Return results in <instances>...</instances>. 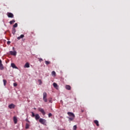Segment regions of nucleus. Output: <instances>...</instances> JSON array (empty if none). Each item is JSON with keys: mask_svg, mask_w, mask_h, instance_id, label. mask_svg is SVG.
Returning a JSON list of instances; mask_svg holds the SVG:
<instances>
[{"mask_svg": "<svg viewBox=\"0 0 130 130\" xmlns=\"http://www.w3.org/2000/svg\"><path fill=\"white\" fill-rule=\"evenodd\" d=\"M67 114L69 116H70V117H68V118H69V119L70 122H71V121H73V120L75 119V114L71 112H68Z\"/></svg>", "mask_w": 130, "mask_h": 130, "instance_id": "1", "label": "nucleus"}, {"mask_svg": "<svg viewBox=\"0 0 130 130\" xmlns=\"http://www.w3.org/2000/svg\"><path fill=\"white\" fill-rule=\"evenodd\" d=\"M39 122H40L41 124H43L44 125H46V120L45 119L40 118Z\"/></svg>", "mask_w": 130, "mask_h": 130, "instance_id": "2", "label": "nucleus"}, {"mask_svg": "<svg viewBox=\"0 0 130 130\" xmlns=\"http://www.w3.org/2000/svg\"><path fill=\"white\" fill-rule=\"evenodd\" d=\"M46 97H47V93H46V92H44L43 100H44V102H47V99Z\"/></svg>", "mask_w": 130, "mask_h": 130, "instance_id": "3", "label": "nucleus"}, {"mask_svg": "<svg viewBox=\"0 0 130 130\" xmlns=\"http://www.w3.org/2000/svg\"><path fill=\"white\" fill-rule=\"evenodd\" d=\"M38 109L39 111H40V112H41V113H42L43 115H45L46 113L43 109H42L41 108H38Z\"/></svg>", "mask_w": 130, "mask_h": 130, "instance_id": "4", "label": "nucleus"}, {"mask_svg": "<svg viewBox=\"0 0 130 130\" xmlns=\"http://www.w3.org/2000/svg\"><path fill=\"white\" fill-rule=\"evenodd\" d=\"M38 109L39 111H40V112H41V113H42L43 115H45L46 113L43 109H42L41 108H38Z\"/></svg>", "mask_w": 130, "mask_h": 130, "instance_id": "5", "label": "nucleus"}, {"mask_svg": "<svg viewBox=\"0 0 130 130\" xmlns=\"http://www.w3.org/2000/svg\"><path fill=\"white\" fill-rule=\"evenodd\" d=\"M8 18H14V14L11 12L7 13Z\"/></svg>", "mask_w": 130, "mask_h": 130, "instance_id": "6", "label": "nucleus"}, {"mask_svg": "<svg viewBox=\"0 0 130 130\" xmlns=\"http://www.w3.org/2000/svg\"><path fill=\"white\" fill-rule=\"evenodd\" d=\"M15 107L16 106L14 105V104H11L8 106V107L10 108V109H13L15 108Z\"/></svg>", "mask_w": 130, "mask_h": 130, "instance_id": "7", "label": "nucleus"}, {"mask_svg": "<svg viewBox=\"0 0 130 130\" xmlns=\"http://www.w3.org/2000/svg\"><path fill=\"white\" fill-rule=\"evenodd\" d=\"M9 52L11 55H14V56L17 55V52H16V51H10Z\"/></svg>", "mask_w": 130, "mask_h": 130, "instance_id": "8", "label": "nucleus"}, {"mask_svg": "<svg viewBox=\"0 0 130 130\" xmlns=\"http://www.w3.org/2000/svg\"><path fill=\"white\" fill-rule=\"evenodd\" d=\"M40 119V116H39V114H37L35 115V119L36 120H38V119Z\"/></svg>", "mask_w": 130, "mask_h": 130, "instance_id": "9", "label": "nucleus"}, {"mask_svg": "<svg viewBox=\"0 0 130 130\" xmlns=\"http://www.w3.org/2000/svg\"><path fill=\"white\" fill-rule=\"evenodd\" d=\"M13 120L14 122V123L16 124L18 122V119L16 117H13Z\"/></svg>", "mask_w": 130, "mask_h": 130, "instance_id": "10", "label": "nucleus"}, {"mask_svg": "<svg viewBox=\"0 0 130 130\" xmlns=\"http://www.w3.org/2000/svg\"><path fill=\"white\" fill-rule=\"evenodd\" d=\"M65 88L67 90H71V86L69 85H66Z\"/></svg>", "mask_w": 130, "mask_h": 130, "instance_id": "11", "label": "nucleus"}, {"mask_svg": "<svg viewBox=\"0 0 130 130\" xmlns=\"http://www.w3.org/2000/svg\"><path fill=\"white\" fill-rule=\"evenodd\" d=\"M4 69H5V68L4 67V65H3V63H0V70L1 71H3Z\"/></svg>", "mask_w": 130, "mask_h": 130, "instance_id": "12", "label": "nucleus"}, {"mask_svg": "<svg viewBox=\"0 0 130 130\" xmlns=\"http://www.w3.org/2000/svg\"><path fill=\"white\" fill-rule=\"evenodd\" d=\"M24 37H25V36H24V35H20V37H18L17 38V39H18V40H20V39H22V38H24Z\"/></svg>", "mask_w": 130, "mask_h": 130, "instance_id": "13", "label": "nucleus"}, {"mask_svg": "<svg viewBox=\"0 0 130 130\" xmlns=\"http://www.w3.org/2000/svg\"><path fill=\"white\" fill-rule=\"evenodd\" d=\"M11 67H12V68H13V69H18V68L16 67V65H15V63H11Z\"/></svg>", "mask_w": 130, "mask_h": 130, "instance_id": "14", "label": "nucleus"}, {"mask_svg": "<svg viewBox=\"0 0 130 130\" xmlns=\"http://www.w3.org/2000/svg\"><path fill=\"white\" fill-rule=\"evenodd\" d=\"M94 123L96 124V126H99V122L98 120H95L94 121Z\"/></svg>", "mask_w": 130, "mask_h": 130, "instance_id": "15", "label": "nucleus"}, {"mask_svg": "<svg viewBox=\"0 0 130 130\" xmlns=\"http://www.w3.org/2000/svg\"><path fill=\"white\" fill-rule=\"evenodd\" d=\"M24 68H30V64H29V63L28 62H26L24 66Z\"/></svg>", "mask_w": 130, "mask_h": 130, "instance_id": "16", "label": "nucleus"}, {"mask_svg": "<svg viewBox=\"0 0 130 130\" xmlns=\"http://www.w3.org/2000/svg\"><path fill=\"white\" fill-rule=\"evenodd\" d=\"M51 75L53 77H55V76H56V73H55V71H52L51 73Z\"/></svg>", "mask_w": 130, "mask_h": 130, "instance_id": "17", "label": "nucleus"}, {"mask_svg": "<svg viewBox=\"0 0 130 130\" xmlns=\"http://www.w3.org/2000/svg\"><path fill=\"white\" fill-rule=\"evenodd\" d=\"M53 86L55 88V89H57V87H58V86L57 85V84H56V83H54L53 84Z\"/></svg>", "mask_w": 130, "mask_h": 130, "instance_id": "18", "label": "nucleus"}, {"mask_svg": "<svg viewBox=\"0 0 130 130\" xmlns=\"http://www.w3.org/2000/svg\"><path fill=\"white\" fill-rule=\"evenodd\" d=\"M15 33H16V28H12V34H13V35H15Z\"/></svg>", "mask_w": 130, "mask_h": 130, "instance_id": "19", "label": "nucleus"}, {"mask_svg": "<svg viewBox=\"0 0 130 130\" xmlns=\"http://www.w3.org/2000/svg\"><path fill=\"white\" fill-rule=\"evenodd\" d=\"M29 127H30V125L28 123H26V125H25V128L26 129H28V128H29Z\"/></svg>", "mask_w": 130, "mask_h": 130, "instance_id": "20", "label": "nucleus"}, {"mask_svg": "<svg viewBox=\"0 0 130 130\" xmlns=\"http://www.w3.org/2000/svg\"><path fill=\"white\" fill-rule=\"evenodd\" d=\"M16 22V20H15L14 19L11 20L10 21V24L11 25H12L13 23H15Z\"/></svg>", "mask_w": 130, "mask_h": 130, "instance_id": "21", "label": "nucleus"}, {"mask_svg": "<svg viewBox=\"0 0 130 130\" xmlns=\"http://www.w3.org/2000/svg\"><path fill=\"white\" fill-rule=\"evenodd\" d=\"M45 63H46V64H47V66H48V64H50V61H45Z\"/></svg>", "mask_w": 130, "mask_h": 130, "instance_id": "22", "label": "nucleus"}, {"mask_svg": "<svg viewBox=\"0 0 130 130\" xmlns=\"http://www.w3.org/2000/svg\"><path fill=\"white\" fill-rule=\"evenodd\" d=\"M3 83H4V85L6 86V84H7V80H6L5 79L3 80Z\"/></svg>", "mask_w": 130, "mask_h": 130, "instance_id": "23", "label": "nucleus"}, {"mask_svg": "<svg viewBox=\"0 0 130 130\" xmlns=\"http://www.w3.org/2000/svg\"><path fill=\"white\" fill-rule=\"evenodd\" d=\"M13 27L14 28H17V27H18V23H15L14 25H13Z\"/></svg>", "mask_w": 130, "mask_h": 130, "instance_id": "24", "label": "nucleus"}, {"mask_svg": "<svg viewBox=\"0 0 130 130\" xmlns=\"http://www.w3.org/2000/svg\"><path fill=\"white\" fill-rule=\"evenodd\" d=\"M39 61H40V62H41V61H43V59L41 58H38Z\"/></svg>", "mask_w": 130, "mask_h": 130, "instance_id": "25", "label": "nucleus"}, {"mask_svg": "<svg viewBox=\"0 0 130 130\" xmlns=\"http://www.w3.org/2000/svg\"><path fill=\"white\" fill-rule=\"evenodd\" d=\"M73 130H77V125H74L73 126Z\"/></svg>", "mask_w": 130, "mask_h": 130, "instance_id": "26", "label": "nucleus"}, {"mask_svg": "<svg viewBox=\"0 0 130 130\" xmlns=\"http://www.w3.org/2000/svg\"><path fill=\"white\" fill-rule=\"evenodd\" d=\"M31 114H32L31 117H35V114H34V113L33 112H31Z\"/></svg>", "mask_w": 130, "mask_h": 130, "instance_id": "27", "label": "nucleus"}, {"mask_svg": "<svg viewBox=\"0 0 130 130\" xmlns=\"http://www.w3.org/2000/svg\"><path fill=\"white\" fill-rule=\"evenodd\" d=\"M51 116H52V114H51V113H49L48 117H51Z\"/></svg>", "mask_w": 130, "mask_h": 130, "instance_id": "28", "label": "nucleus"}, {"mask_svg": "<svg viewBox=\"0 0 130 130\" xmlns=\"http://www.w3.org/2000/svg\"><path fill=\"white\" fill-rule=\"evenodd\" d=\"M38 82L39 83H40V85H41V84H42V81H41V80H38Z\"/></svg>", "mask_w": 130, "mask_h": 130, "instance_id": "29", "label": "nucleus"}, {"mask_svg": "<svg viewBox=\"0 0 130 130\" xmlns=\"http://www.w3.org/2000/svg\"><path fill=\"white\" fill-rule=\"evenodd\" d=\"M13 85L14 87H17V86H18V84L16 83H14Z\"/></svg>", "mask_w": 130, "mask_h": 130, "instance_id": "30", "label": "nucleus"}, {"mask_svg": "<svg viewBox=\"0 0 130 130\" xmlns=\"http://www.w3.org/2000/svg\"><path fill=\"white\" fill-rule=\"evenodd\" d=\"M7 44H8V45L11 44V41H8L7 42Z\"/></svg>", "mask_w": 130, "mask_h": 130, "instance_id": "31", "label": "nucleus"}, {"mask_svg": "<svg viewBox=\"0 0 130 130\" xmlns=\"http://www.w3.org/2000/svg\"><path fill=\"white\" fill-rule=\"evenodd\" d=\"M49 102L50 103H52V100H50L49 101Z\"/></svg>", "mask_w": 130, "mask_h": 130, "instance_id": "32", "label": "nucleus"}, {"mask_svg": "<svg viewBox=\"0 0 130 130\" xmlns=\"http://www.w3.org/2000/svg\"><path fill=\"white\" fill-rule=\"evenodd\" d=\"M84 111H85L84 110L81 109V112H84Z\"/></svg>", "mask_w": 130, "mask_h": 130, "instance_id": "33", "label": "nucleus"}, {"mask_svg": "<svg viewBox=\"0 0 130 130\" xmlns=\"http://www.w3.org/2000/svg\"><path fill=\"white\" fill-rule=\"evenodd\" d=\"M2 63V60L0 59V64Z\"/></svg>", "mask_w": 130, "mask_h": 130, "instance_id": "34", "label": "nucleus"}, {"mask_svg": "<svg viewBox=\"0 0 130 130\" xmlns=\"http://www.w3.org/2000/svg\"><path fill=\"white\" fill-rule=\"evenodd\" d=\"M34 109H35V110H36V108H34Z\"/></svg>", "mask_w": 130, "mask_h": 130, "instance_id": "35", "label": "nucleus"}, {"mask_svg": "<svg viewBox=\"0 0 130 130\" xmlns=\"http://www.w3.org/2000/svg\"><path fill=\"white\" fill-rule=\"evenodd\" d=\"M14 48H15L14 47H13V49H14Z\"/></svg>", "mask_w": 130, "mask_h": 130, "instance_id": "36", "label": "nucleus"}]
</instances>
